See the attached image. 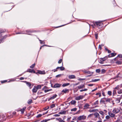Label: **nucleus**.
<instances>
[{"label":"nucleus","mask_w":122,"mask_h":122,"mask_svg":"<svg viewBox=\"0 0 122 122\" xmlns=\"http://www.w3.org/2000/svg\"><path fill=\"white\" fill-rule=\"evenodd\" d=\"M105 20H99L98 21L93 22V24L94 26H97V27L101 26L102 27L103 25V24L102 22L105 21Z\"/></svg>","instance_id":"nucleus-1"},{"label":"nucleus","mask_w":122,"mask_h":122,"mask_svg":"<svg viewBox=\"0 0 122 122\" xmlns=\"http://www.w3.org/2000/svg\"><path fill=\"white\" fill-rule=\"evenodd\" d=\"M107 58V56L103 57V58H100L99 59L100 61L99 62L101 64H102L103 63V62L105 61Z\"/></svg>","instance_id":"nucleus-2"},{"label":"nucleus","mask_w":122,"mask_h":122,"mask_svg":"<svg viewBox=\"0 0 122 122\" xmlns=\"http://www.w3.org/2000/svg\"><path fill=\"white\" fill-rule=\"evenodd\" d=\"M119 85H117L116 87L115 88V89H117L118 90L117 92L118 94H121L122 93V89H120L119 87Z\"/></svg>","instance_id":"nucleus-3"},{"label":"nucleus","mask_w":122,"mask_h":122,"mask_svg":"<svg viewBox=\"0 0 122 122\" xmlns=\"http://www.w3.org/2000/svg\"><path fill=\"white\" fill-rule=\"evenodd\" d=\"M86 117L84 115L80 116L77 118L78 120L80 121L81 120H85L86 118Z\"/></svg>","instance_id":"nucleus-4"},{"label":"nucleus","mask_w":122,"mask_h":122,"mask_svg":"<svg viewBox=\"0 0 122 122\" xmlns=\"http://www.w3.org/2000/svg\"><path fill=\"white\" fill-rule=\"evenodd\" d=\"M120 110L118 108H114L113 109L112 112L116 114L119 112Z\"/></svg>","instance_id":"nucleus-5"},{"label":"nucleus","mask_w":122,"mask_h":122,"mask_svg":"<svg viewBox=\"0 0 122 122\" xmlns=\"http://www.w3.org/2000/svg\"><path fill=\"white\" fill-rule=\"evenodd\" d=\"M83 97V96L80 95L76 97L75 98V99L76 100H79L82 99Z\"/></svg>","instance_id":"nucleus-6"},{"label":"nucleus","mask_w":122,"mask_h":122,"mask_svg":"<svg viewBox=\"0 0 122 122\" xmlns=\"http://www.w3.org/2000/svg\"><path fill=\"white\" fill-rule=\"evenodd\" d=\"M103 99L106 102H108L109 103H111L110 102L112 100L111 98H107L105 97L103 98Z\"/></svg>","instance_id":"nucleus-7"},{"label":"nucleus","mask_w":122,"mask_h":122,"mask_svg":"<svg viewBox=\"0 0 122 122\" xmlns=\"http://www.w3.org/2000/svg\"><path fill=\"white\" fill-rule=\"evenodd\" d=\"M61 84H59L58 83H56L54 85L53 87L51 85V86L52 87H53L54 88H59L61 87Z\"/></svg>","instance_id":"nucleus-8"},{"label":"nucleus","mask_w":122,"mask_h":122,"mask_svg":"<svg viewBox=\"0 0 122 122\" xmlns=\"http://www.w3.org/2000/svg\"><path fill=\"white\" fill-rule=\"evenodd\" d=\"M77 87L78 89H80L83 88H85V86L84 84H81L78 86Z\"/></svg>","instance_id":"nucleus-9"},{"label":"nucleus","mask_w":122,"mask_h":122,"mask_svg":"<svg viewBox=\"0 0 122 122\" xmlns=\"http://www.w3.org/2000/svg\"><path fill=\"white\" fill-rule=\"evenodd\" d=\"M26 72H29L30 73L33 72L34 73H35V72L34 70H31L30 69H28Z\"/></svg>","instance_id":"nucleus-10"},{"label":"nucleus","mask_w":122,"mask_h":122,"mask_svg":"<svg viewBox=\"0 0 122 122\" xmlns=\"http://www.w3.org/2000/svg\"><path fill=\"white\" fill-rule=\"evenodd\" d=\"M69 92V90L66 88L63 89L61 91L62 92H64L65 93L68 92Z\"/></svg>","instance_id":"nucleus-11"},{"label":"nucleus","mask_w":122,"mask_h":122,"mask_svg":"<svg viewBox=\"0 0 122 122\" xmlns=\"http://www.w3.org/2000/svg\"><path fill=\"white\" fill-rule=\"evenodd\" d=\"M37 90L36 86H34L33 89H32V92L33 93H36L37 92Z\"/></svg>","instance_id":"nucleus-12"},{"label":"nucleus","mask_w":122,"mask_h":122,"mask_svg":"<svg viewBox=\"0 0 122 122\" xmlns=\"http://www.w3.org/2000/svg\"><path fill=\"white\" fill-rule=\"evenodd\" d=\"M16 34H27L28 35H31V34H26L25 32H24V31H22L20 32H18L16 33Z\"/></svg>","instance_id":"nucleus-13"},{"label":"nucleus","mask_w":122,"mask_h":122,"mask_svg":"<svg viewBox=\"0 0 122 122\" xmlns=\"http://www.w3.org/2000/svg\"><path fill=\"white\" fill-rule=\"evenodd\" d=\"M108 114L111 117H114L115 116V114L110 112H108Z\"/></svg>","instance_id":"nucleus-14"},{"label":"nucleus","mask_w":122,"mask_h":122,"mask_svg":"<svg viewBox=\"0 0 122 122\" xmlns=\"http://www.w3.org/2000/svg\"><path fill=\"white\" fill-rule=\"evenodd\" d=\"M100 102L101 103H102L104 104L105 105L107 103L105 101V100L104 99H103V98L101 99Z\"/></svg>","instance_id":"nucleus-15"},{"label":"nucleus","mask_w":122,"mask_h":122,"mask_svg":"<svg viewBox=\"0 0 122 122\" xmlns=\"http://www.w3.org/2000/svg\"><path fill=\"white\" fill-rule=\"evenodd\" d=\"M93 115H94L95 117V118H97L98 116L100 115L97 112H95L93 114Z\"/></svg>","instance_id":"nucleus-16"},{"label":"nucleus","mask_w":122,"mask_h":122,"mask_svg":"<svg viewBox=\"0 0 122 122\" xmlns=\"http://www.w3.org/2000/svg\"><path fill=\"white\" fill-rule=\"evenodd\" d=\"M38 73L40 74H44L46 73L44 71H38Z\"/></svg>","instance_id":"nucleus-17"},{"label":"nucleus","mask_w":122,"mask_h":122,"mask_svg":"<svg viewBox=\"0 0 122 122\" xmlns=\"http://www.w3.org/2000/svg\"><path fill=\"white\" fill-rule=\"evenodd\" d=\"M35 32L34 31L31 30H26V32L24 31L25 32V33L27 34L26 33H31Z\"/></svg>","instance_id":"nucleus-18"},{"label":"nucleus","mask_w":122,"mask_h":122,"mask_svg":"<svg viewBox=\"0 0 122 122\" xmlns=\"http://www.w3.org/2000/svg\"><path fill=\"white\" fill-rule=\"evenodd\" d=\"M68 78L69 79H73L75 78V76L73 75H71L68 76Z\"/></svg>","instance_id":"nucleus-19"},{"label":"nucleus","mask_w":122,"mask_h":122,"mask_svg":"<svg viewBox=\"0 0 122 122\" xmlns=\"http://www.w3.org/2000/svg\"><path fill=\"white\" fill-rule=\"evenodd\" d=\"M24 82L26 83L27 86L29 87L30 86L31 84L30 82L26 81H25Z\"/></svg>","instance_id":"nucleus-20"},{"label":"nucleus","mask_w":122,"mask_h":122,"mask_svg":"<svg viewBox=\"0 0 122 122\" xmlns=\"http://www.w3.org/2000/svg\"><path fill=\"white\" fill-rule=\"evenodd\" d=\"M76 103V102L75 100H72L69 103H71V105H74Z\"/></svg>","instance_id":"nucleus-21"},{"label":"nucleus","mask_w":122,"mask_h":122,"mask_svg":"<svg viewBox=\"0 0 122 122\" xmlns=\"http://www.w3.org/2000/svg\"><path fill=\"white\" fill-rule=\"evenodd\" d=\"M26 108V107H24L23 108L20 110V111L22 113H23Z\"/></svg>","instance_id":"nucleus-22"},{"label":"nucleus","mask_w":122,"mask_h":122,"mask_svg":"<svg viewBox=\"0 0 122 122\" xmlns=\"http://www.w3.org/2000/svg\"><path fill=\"white\" fill-rule=\"evenodd\" d=\"M5 32L4 30L1 29H0V37H1L2 36V33H4Z\"/></svg>","instance_id":"nucleus-23"},{"label":"nucleus","mask_w":122,"mask_h":122,"mask_svg":"<svg viewBox=\"0 0 122 122\" xmlns=\"http://www.w3.org/2000/svg\"><path fill=\"white\" fill-rule=\"evenodd\" d=\"M70 84L69 83H64L62 85V86L64 87L68 86Z\"/></svg>","instance_id":"nucleus-24"},{"label":"nucleus","mask_w":122,"mask_h":122,"mask_svg":"<svg viewBox=\"0 0 122 122\" xmlns=\"http://www.w3.org/2000/svg\"><path fill=\"white\" fill-rule=\"evenodd\" d=\"M90 106V105L87 103L84 106V107L85 108H89V107Z\"/></svg>","instance_id":"nucleus-25"},{"label":"nucleus","mask_w":122,"mask_h":122,"mask_svg":"<svg viewBox=\"0 0 122 122\" xmlns=\"http://www.w3.org/2000/svg\"><path fill=\"white\" fill-rule=\"evenodd\" d=\"M66 111H63L59 113L61 114H66Z\"/></svg>","instance_id":"nucleus-26"},{"label":"nucleus","mask_w":122,"mask_h":122,"mask_svg":"<svg viewBox=\"0 0 122 122\" xmlns=\"http://www.w3.org/2000/svg\"><path fill=\"white\" fill-rule=\"evenodd\" d=\"M57 96V95L56 94H55L54 95H53V96L51 97V99H54L55 98H56V97Z\"/></svg>","instance_id":"nucleus-27"},{"label":"nucleus","mask_w":122,"mask_h":122,"mask_svg":"<svg viewBox=\"0 0 122 122\" xmlns=\"http://www.w3.org/2000/svg\"><path fill=\"white\" fill-rule=\"evenodd\" d=\"M41 86L40 85H37L36 87L37 90L40 89L41 88Z\"/></svg>","instance_id":"nucleus-28"},{"label":"nucleus","mask_w":122,"mask_h":122,"mask_svg":"<svg viewBox=\"0 0 122 122\" xmlns=\"http://www.w3.org/2000/svg\"><path fill=\"white\" fill-rule=\"evenodd\" d=\"M106 70L104 69H102L101 71V73L103 74L105 72Z\"/></svg>","instance_id":"nucleus-29"},{"label":"nucleus","mask_w":122,"mask_h":122,"mask_svg":"<svg viewBox=\"0 0 122 122\" xmlns=\"http://www.w3.org/2000/svg\"><path fill=\"white\" fill-rule=\"evenodd\" d=\"M100 80V79H94L92 80V81L93 82H96V81H99Z\"/></svg>","instance_id":"nucleus-30"},{"label":"nucleus","mask_w":122,"mask_h":122,"mask_svg":"<svg viewBox=\"0 0 122 122\" xmlns=\"http://www.w3.org/2000/svg\"><path fill=\"white\" fill-rule=\"evenodd\" d=\"M116 64H118L120 65L121 64L122 62L121 61H117L116 62Z\"/></svg>","instance_id":"nucleus-31"},{"label":"nucleus","mask_w":122,"mask_h":122,"mask_svg":"<svg viewBox=\"0 0 122 122\" xmlns=\"http://www.w3.org/2000/svg\"><path fill=\"white\" fill-rule=\"evenodd\" d=\"M10 36L9 35H6L4 36H3V38H3V40H4V39H5L7 37V36Z\"/></svg>","instance_id":"nucleus-32"},{"label":"nucleus","mask_w":122,"mask_h":122,"mask_svg":"<svg viewBox=\"0 0 122 122\" xmlns=\"http://www.w3.org/2000/svg\"><path fill=\"white\" fill-rule=\"evenodd\" d=\"M55 104H53L50 107L51 108H53L55 107Z\"/></svg>","instance_id":"nucleus-33"},{"label":"nucleus","mask_w":122,"mask_h":122,"mask_svg":"<svg viewBox=\"0 0 122 122\" xmlns=\"http://www.w3.org/2000/svg\"><path fill=\"white\" fill-rule=\"evenodd\" d=\"M32 101L31 99L29 100L28 101L27 103L28 104H30L32 103Z\"/></svg>","instance_id":"nucleus-34"},{"label":"nucleus","mask_w":122,"mask_h":122,"mask_svg":"<svg viewBox=\"0 0 122 122\" xmlns=\"http://www.w3.org/2000/svg\"><path fill=\"white\" fill-rule=\"evenodd\" d=\"M96 71L97 73H99L101 71V70L99 69H97L96 70Z\"/></svg>","instance_id":"nucleus-35"},{"label":"nucleus","mask_w":122,"mask_h":122,"mask_svg":"<svg viewBox=\"0 0 122 122\" xmlns=\"http://www.w3.org/2000/svg\"><path fill=\"white\" fill-rule=\"evenodd\" d=\"M111 57H113L116 55V53H112L111 54Z\"/></svg>","instance_id":"nucleus-36"},{"label":"nucleus","mask_w":122,"mask_h":122,"mask_svg":"<svg viewBox=\"0 0 122 122\" xmlns=\"http://www.w3.org/2000/svg\"><path fill=\"white\" fill-rule=\"evenodd\" d=\"M77 108H72L71 109V111H75L76 110Z\"/></svg>","instance_id":"nucleus-37"},{"label":"nucleus","mask_w":122,"mask_h":122,"mask_svg":"<svg viewBox=\"0 0 122 122\" xmlns=\"http://www.w3.org/2000/svg\"><path fill=\"white\" fill-rule=\"evenodd\" d=\"M52 89H47V90H44V92H48L49 91H50Z\"/></svg>","instance_id":"nucleus-38"},{"label":"nucleus","mask_w":122,"mask_h":122,"mask_svg":"<svg viewBox=\"0 0 122 122\" xmlns=\"http://www.w3.org/2000/svg\"><path fill=\"white\" fill-rule=\"evenodd\" d=\"M35 64L34 63V64H32L31 66H30V67L31 68H33L35 66Z\"/></svg>","instance_id":"nucleus-39"},{"label":"nucleus","mask_w":122,"mask_h":122,"mask_svg":"<svg viewBox=\"0 0 122 122\" xmlns=\"http://www.w3.org/2000/svg\"><path fill=\"white\" fill-rule=\"evenodd\" d=\"M88 111L90 112H95V111L94 109L89 110Z\"/></svg>","instance_id":"nucleus-40"},{"label":"nucleus","mask_w":122,"mask_h":122,"mask_svg":"<svg viewBox=\"0 0 122 122\" xmlns=\"http://www.w3.org/2000/svg\"><path fill=\"white\" fill-rule=\"evenodd\" d=\"M98 34L97 33H95V38L96 39H97L98 38Z\"/></svg>","instance_id":"nucleus-41"},{"label":"nucleus","mask_w":122,"mask_h":122,"mask_svg":"<svg viewBox=\"0 0 122 122\" xmlns=\"http://www.w3.org/2000/svg\"><path fill=\"white\" fill-rule=\"evenodd\" d=\"M65 69V68L64 67L62 66L60 68V70L61 71H62L64 70Z\"/></svg>","instance_id":"nucleus-42"},{"label":"nucleus","mask_w":122,"mask_h":122,"mask_svg":"<svg viewBox=\"0 0 122 122\" xmlns=\"http://www.w3.org/2000/svg\"><path fill=\"white\" fill-rule=\"evenodd\" d=\"M50 120V119H48L47 120L45 119V120H43L41 121V122H46L47 121H48Z\"/></svg>","instance_id":"nucleus-43"},{"label":"nucleus","mask_w":122,"mask_h":122,"mask_svg":"<svg viewBox=\"0 0 122 122\" xmlns=\"http://www.w3.org/2000/svg\"><path fill=\"white\" fill-rule=\"evenodd\" d=\"M108 94L110 96L111 95H112V92L111 91H109L108 92Z\"/></svg>","instance_id":"nucleus-44"},{"label":"nucleus","mask_w":122,"mask_h":122,"mask_svg":"<svg viewBox=\"0 0 122 122\" xmlns=\"http://www.w3.org/2000/svg\"><path fill=\"white\" fill-rule=\"evenodd\" d=\"M42 115L41 114H38L36 117L37 118H38L42 116Z\"/></svg>","instance_id":"nucleus-45"},{"label":"nucleus","mask_w":122,"mask_h":122,"mask_svg":"<svg viewBox=\"0 0 122 122\" xmlns=\"http://www.w3.org/2000/svg\"><path fill=\"white\" fill-rule=\"evenodd\" d=\"M98 100H97L96 102H94V105H96V104H98Z\"/></svg>","instance_id":"nucleus-46"},{"label":"nucleus","mask_w":122,"mask_h":122,"mask_svg":"<svg viewBox=\"0 0 122 122\" xmlns=\"http://www.w3.org/2000/svg\"><path fill=\"white\" fill-rule=\"evenodd\" d=\"M99 113L102 115H104V112L103 111H100L99 112Z\"/></svg>","instance_id":"nucleus-47"},{"label":"nucleus","mask_w":122,"mask_h":122,"mask_svg":"<svg viewBox=\"0 0 122 122\" xmlns=\"http://www.w3.org/2000/svg\"><path fill=\"white\" fill-rule=\"evenodd\" d=\"M4 40L3 38H1L0 39V44L1 43H3L4 42Z\"/></svg>","instance_id":"nucleus-48"},{"label":"nucleus","mask_w":122,"mask_h":122,"mask_svg":"<svg viewBox=\"0 0 122 122\" xmlns=\"http://www.w3.org/2000/svg\"><path fill=\"white\" fill-rule=\"evenodd\" d=\"M117 56L120 58H122V54H119Z\"/></svg>","instance_id":"nucleus-49"},{"label":"nucleus","mask_w":122,"mask_h":122,"mask_svg":"<svg viewBox=\"0 0 122 122\" xmlns=\"http://www.w3.org/2000/svg\"><path fill=\"white\" fill-rule=\"evenodd\" d=\"M61 75H62L61 74L58 75H56V77H60L61 76Z\"/></svg>","instance_id":"nucleus-50"},{"label":"nucleus","mask_w":122,"mask_h":122,"mask_svg":"<svg viewBox=\"0 0 122 122\" xmlns=\"http://www.w3.org/2000/svg\"><path fill=\"white\" fill-rule=\"evenodd\" d=\"M93 115V113L90 114L89 115H88V117H91Z\"/></svg>","instance_id":"nucleus-51"},{"label":"nucleus","mask_w":122,"mask_h":122,"mask_svg":"<svg viewBox=\"0 0 122 122\" xmlns=\"http://www.w3.org/2000/svg\"><path fill=\"white\" fill-rule=\"evenodd\" d=\"M62 61V59H60L58 61V63L59 64H60L61 63Z\"/></svg>","instance_id":"nucleus-52"},{"label":"nucleus","mask_w":122,"mask_h":122,"mask_svg":"<svg viewBox=\"0 0 122 122\" xmlns=\"http://www.w3.org/2000/svg\"><path fill=\"white\" fill-rule=\"evenodd\" d=\"M70 23H68L67 24H66L65 25H61V26H57V27H56V28H58V27H61V26H64L66 25H67V24H69Z\"/></svg>","instance_id":"nucleus-53"},{"label":"nucleus","mask_w":122,"mask_h":122,"mask_svg":"<svg viewBox=\"0 0 122 122\" xmlns=\"http://www.w3.org/2000/svg\"><path fill=\"white\" fill-rule=\"evenodd\" d=\"M106 119H108L110 118V117L108 115H107L106 116Z\"/></svg>","instance_id":"nucleus-54"},{"label":"nucleus","mask_w":122,"mask_h":122,"mask_svg":"<svg viewBox=\"0 0 122 122\" xmlns=\"http://www.w3.org/2000/svg\"><path fill=\"white\" fill-rule=\"evenodd\" d=\"M116 91L115 90H114L113 91V95L116 94Z\"/></svg>","instance_id":"nucleus-55"},{"label":"nucleus","mask_w":122,"mask_h":122,"mask_svg":"<svg viewBox=\"0 0 122 122\" xmlns=\"http://www.w3.org/2000/svg\"><path fill=\"white\" fill-rule=\"evenodd\" d=\"M7 81L6 80H5L4 81H1V83H5Z\"/></svg>","instance_id":"nucleus-56"},{"label":"nucleus","mask_w":122,"mask_h":122,"mask_svg":"<svg viewBox=\"0 0 122 122\" xmlns=\"http://www.w3.org/2000/svg\"><path fill=\"white\" fill-rule=\"evenodd\" d=\"M54 116L55 117H59L60 115L58 114H55L54 115Z\"/></svg>","instance_id":"nucleus-57"},{"label":"nucleus","mask_w":122,"mask_h":122,"mask_svg":"<svg viewBox=\"0 0 122 122\" xmlns=\"http://www.w3.org/2000/svg\"><path fill=\"white\" fill-rule=\"evenodd\" d=\"M71 118V117L68 118H67V121L68 122H69V121L70 120V119Z\"/></svg>","instance_id":"nucleus-58"},{"label":"nucleus","mask_w":122,"mask_h":122,"mask_svg":"<svg viewBox=\"0 0 122 122\" xmlns=\"http://www.w3.org/2000/svg\"><path fill=\"white\" fill-rule=\"evenodd\" d=\"M93 85V84H89L88 85V86H91Z\"/></svg>","instance_id":"nucleus-59"},{"label":"nucleus","mask_w":122,"mask_h":122,"mask_svg":"<svg viewBox=\"0 0 122 122\" xmlns=\"http://www.w3.org/2000/svg\"><path fill=\"white\" fill-rule=\"evenodd\" d=\"M57 120H58L60 122L62 120V119L61 118H59L57 119Z\"/></svg>","instance_id":"nucleus-60"},{"label":"nucleus","mask_w":122,"mask_h":122,"mask_svg":"<svg viewBox=\"0 0 122 122\" xmlns=\"http://www.w3.org/2000/svg\"><path fill=\"white\" fill-rule=\"evenodd\" d=\"M54 71V72H55L56 71H57V70L56 69H56H54V70H52V71Z\"/></svg>","instance_id":"nucleus-61"},{"label":"nucleus","mask_w":122,"mask_h":122,"mask_svg":"<svg viewBox=\"0 0 122 122\" xmlns=\"http://www.w3.org/2000/svg\"><path fill=\"white\" fill-rule=\"evenodd\" d=\"M38 39L39 40V41H40V43L41 44H42L43 41H42L41 40H40L38 38Z\"/></svg>","instance_id":"nucleus-62"},{"label":"nucleus","mask_w":122,"mask_h":122,"mask_svg":"<svg viewBox=\"0 0 122 122\" xmlns=\"http://www.w3.org/2000/svg\"><path fill=\"white\" fill-rule=\"evenodd\" d=\"M101 50L102 49V48L101 46L100 45H99L98 47Z\"/></svg>","instance_id":"nucleus-63"},{"label":"nucleus","mask_w":122,"mask_h":122,"mask_svg":"<svg viewBox=\"0 0 122 122\" xmlns=\"http://www.w3.org/2000/svg\"><path fill=\"white\" fill-rule=\"evenodd\" d=\"M102 95L103 96H105V93H104V92H102Z\"/></svg>","instance_id":"nucleus-64"}]
</instances>
